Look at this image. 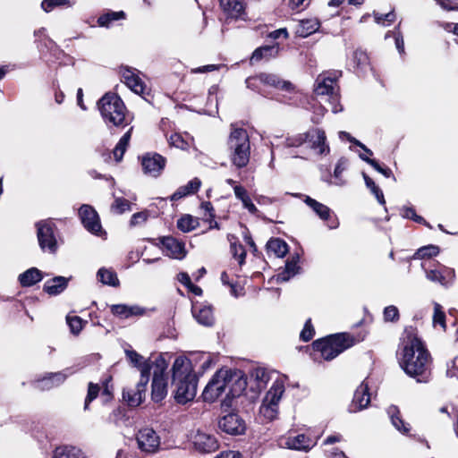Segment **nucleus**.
I'll return each mask as SVG.
<instances>
[{"label": "nucleus", "instance_id": "nucleus-26", "mask_svg": "<svg viewBox=\"0 0 458 458\" xmlns=\"http://www.w3.org/2000/svg\"><path fill=\"white\" fill-rule=\"evenodd\" d=\"M151 399L154 403H161L167 395V378L153 373L151 384Z\"/></svg>", "mask_w": 458, "mask_h": 458}, {"label": "nucleus", "instance_id": "nucleus-64", "mask_svg": "<svg viewBox=\"0 0 458 458\" xmlns=\"http://www.w3.org/2000/svg\"><path fill=\"white\" fill-rule=\"evenodd\" d=\"M148 211H141L134 213L130 220L131 226H136L138 225L143 224L148 220Z\"/></svg>", "mask_w": 458, "mask_h": 458}, {"label": "nucleus", "instance_id": "nucleus-25", "mask_svg": "<svg viewBox=\"0 0 458 458\" xmlns=\"http://www.w3.org/2000/svg\"><path fill=\"white\" fill-rule=\"evenodd\" d=\"M162 246L168 251L169 257L176 259H182L186 256L185 245L173 236H163L159 238Z\"/></svg>", "mask_w": 458, "mask_h": 458}, {"label": "nucleus", "instance_id": "nucleus-5", "mask_svg": "<svg viewBox=\"0 0 458 458\" xmlns=\"http://www.w3.org/2000/svg\"><path fill=\"white\" fill-rule=\"evenodd\" d=\"M97 105L105 123L110 130L114 127L123 129L131 123L129 111L117 93H106L98 99Z\"/></svg>", "mask_w": 458, "mask_h": 458}, {"label": "nucleus", "instance_id": "nucleus-13", "mask_svg": "<svg viewBox=\"0 0 458 458\" xmlns=\"http://www.w3.org/2000/svg\"><path fill=\"white\" fill-rule=\"evenodd\" d=\"M139 448L145 453H156L160 446V438L153 428H145L137 435Z\"/></svg>", "mask_w": 458, "mask_h": 458}, {"label": "nucleus", "instance_id": "nucleus-32", "mask_svg": "<svg viewBox=\"0 0 458 458\" xmlns=\"http://www.w3.org/2000/svg\"><path fill=\"white\" fill-rule=\"evenodd\" d=\"M300 255L293 254L285 262L284 269L278 274V279L281 281H288L290 278L297 275L301 267L299 266Z\"/></svg>", "mask_w": 458, "mask_h": 458}, {"label": "nucleus", "instance_id": "nucleus-8", "mask_svg": "<svg viewBox=\"0 0 458 458\" xmlns=\"http://www.w3.org/2000/svg\"><path fill=\"white\" fill-rule=\"evenodd\" d=\"M337 78L320 74L315 82L314 93L317 96H326L328 101L333 105V112L336 113V105L339 104L340 95L338 89H335Z\"/></svg>", "mask_w": 458, "mask_h": 458}, {"label": "nucleus", "instance_id": "nucleus-50", "mask_svg": "<svg viewBox=\"0 0 458 458\" xmlns=\"http://www.w3.org/2000/svg\"><path fill=\"white\" fill-rule=\"evenodd\" d=\"M362 175L367 188L370 190V191L375 195L376 199L380 204L385 205L386 200L382 190L366 173H362Z\"/></svg>", "mask_w": 458, "mask_h": 458}, {"label": "nucleus", "instance_id": "nucleus-22", "mask_svg": "<svg viewBox=\"0 0 458 458\" xmlns=\"http://www.w3.org/2000/svg\"><path fill=\"white\" fill-rule=\"evenodd\" d=\"M281 50L280 44L278 42H273L270 45H263L257 47L251 54L250 58V64H254L261 60L268 61L272 58L278 56Z\"/></svg>", "mask_w": 458, "mask_h": 458}, {"label": "nucleus", "instance_id": "nucleus-52", "mask_svg": "<svg viewBox=\"0 0 458 458\" xmlns=\"http://www.w3.org/2000/svg\"><path fill=\"white\" fill-rule=\"evenodd\" d=\"M402 216L404 218L411 219L418 224H421V225H424L431 228V225H429V223H428L425 220V218L422 217L421 216L417 215L415 208L412 207H404L402 209Z\"/></svg>", "mask_w": 458, "mask_h": 458}, {"label": "nucleus", "instance_id": "nucleus-2", "mask_svg": "<svg viewBox=\"0 0 458 458\" xmlns=\"http://www.w3.org/2000/svg\"><path fill=\"white\" fill-rule=\"evenodd\" d=\"M245 373L237 369L223 367L212 376L202 392L204 402L212 403L228 390L223 403L230 406L233 399L242 396L247 388Z\"/></svg>", "mask_w": 458, "mask_h": 458}, {"label": "nucleus", "instance_id": "nucleus-63", "mask_svg": "<svg viewBox=\"0 0 458 458\" xmlns=\"http://www.w3.org/2000/svg\"><path fill=\"white\" fill-rule=\"evenodd\" d=\"M154 364H155L154 373H157L161 377H165V371L167 369V362L162 354L158 355V357L156 359Z\"/></svg>", "mask_w": 458, "mask_h": 458}, {"label": "nucleus", "instance_id": "nucleus-21", "mask_svg": "<svg viewBox=\"0 0 458 458\" xmlns=\"http://www.w3.org/2000/svg\"><path fill=\"white\" fill-rule=\"evenodd\" d=\"M67 376L63 372L47 373L42 377L33 381V386L39 391H47L59 386L66 380Z\"/></svg>", "mask_w": 458, "mask_h": 458}, {"label": "nucleus", "instance_id": "nucleus-60", "mask_svg": "<svg viewBox=\"0 0 458 458\" xmlns=\"http://www.w3.org/2000/svg\"><path fill=\"white\" fill-rule=\"evenodd\" d=\"M60 6H71V0H43L41 3L42 9L47 13Z\"/></svg>", "mask_w": 458, "mask_h": 458}, {"label": "nucleus", "instance_id": "nucleus-57", "mask_svg": "<svg viewBox=\"0 0 458 458\" xmlns=\"http://www.w3.org/2000/svg\"><path fill=\"white\" fill-rule=\"evenodd\" d=\"M168 143L172 147L186 150L189 148L188 141L182 136L181 133L174 132L168 139Z\"/></svg>", "mask_w": 458, "mask_h": 458}, {"label": "nucleus", "instance_id": "nucleus-59", "mask_svg": "<svg viewBox=\"0 0 458 458\" xmlns=\"http://www.w3.org/2000/svg\"><path fill=\"white\" fill-rule=\"evenodd\" d=\"M374 19L378 24L390 25L396 20V14L394 10L386 13L374 12Z\"/></svg>", "mask_w": 458, "mask_h": 458}, {"label": "nucleus", "instance_id": "nucleus-39", "mask_svg": "<svg viewBox=\"0 0 458 458\" xmlns=\"http://www.w3.org/2000/svg\"><path fill=\"white\" fill-rule=\"evenodd\" d=\"M388 414L390 415L393 425L398 431L403 434H407L410 431L409 424L403 420L400 410L397 406H390L388 409Z\"/></svg>", "mask_w": 458, "mask_h": 458}, {"label": "nucleus", "instance_id": "nucleus-51", "mask_svg": "<svg viewBox=\"0 0 458 458\" xmlns=\"http://www.w3.org/2000/svg\"><path fill=\"white\" fill-rule=\"evenodd\" d=\"M66 322L71 333L74 335H78L87 324V321L83 320L81 317L70 315L66 317Z\"/></svg>", "mask_w": 458, "mask_h": 458}, {"label": "nucleus", "instance_id": "nucleus-9", "mask_svg": "<svg viewBox=\"0 0 458 458\" xmlns=\"http://www.w3.org/2000/svg\"><path fill=\"white\" fill-rule=\"evenodd\" d=\"M79 218L84 228L90 233L101 236L106 234L97 210L89 204H82L78 210Z\"/></svg>", "mask_w": 458, "mask_h": 458}, {"label": "nucleus", "instance_id": "nucleus-58", "mask_svg": "<svg viewBox=\"0 0 458 458\" xmlns=\"http://www.w3.org/2000/svg\"><path fill=\"white\" fill-rule=\"evenodd\" d=\"M315 335V327L312 324V320L309 318L303 326L302 330L300 333V339L303 342L310 341Z\"/></svg>", "mask_w": 458, "mask_h": 458}, {"label": "nucleus", "instance_id": "nucleus-29", "mask_svg": "<svg viewBox=\"0 0 458 458\" xmlns=\"http://www.w3.org/2000/svg\"><path fill=\"white\" fill-rule=\"evenodd\" d=\"M201 186V181L198 177H194L188 182L186 185L180 186L171 196L170 200L177 201L188 195L195 194Z\"/></svg>", "mask_w": 458, "mask_h": 458}, {"label": "nucleus", "instance_id": "nucleus-61", "mask_svg": "<svg viewBox=\"0 0 458 458\" xmlns=\"http://www.w3.org/2000/svg\"><path fill=\"white\" fill-rule=\"evenodd\" d=\"M346 165L347 159L345 157H341L335 167L334 177L337 185H343L344 183L342 179V173L345 170Z\"/></svg>", "mask_w": 458, "mask_h": 458}, {"label": "nucleus", "instance_id": "nucleus-7", "mask_svg": "<svg viewBox=\"0 0 458 458\" xmlns=\"http://www.w3.org/2000/svg\"><path fill=\"white\" fill-rule=\"evenodd\" d=\"M37 238L43 252L55 254L58 242L55 236L56 225L49 220H41L36 223Z\"/></svg>", "mask_w": 458, "mask_h": 458}, {"label": "nucleus", "instance_id": "nucleus-28", "mask_svg": "<svg viewBox=\"0 0 458 458\" xmlns=\"http://www.w3.org/2000/svg\"><path fill=\"white\" fill-rule=\"evenodd\" d=\"M70 279L62 276H54L45 282L43 291L50 296L58 295L68 287Z\"/></svg>", "mask_w": 458, "mask_h": 458}, {"label": "nucleus", "instance_id": "nucleus-56", "mask_svg": "<svg viewBox=\"0 0 458 458\" xmlns=\"http://www.w3.org/2000/svg\"><path fill=\"white\" fill-rule=\"evenodd\" d=\"M310 133H299L297 135L288 137L285 140V146L287 148H298L302 146L309 140Z\"/></svg>", "mask_w": 458, "mask_h": 458}, {"label": "nucleus", "instance_id": "nucleus-27", "mask_svg": "<svg viewBox=\"0 0 458 458\" xmlns=\"http://www.w3.org/2000/svg\"><path fill=\"white\" fill-rule=\"evenodd\" d=\"M427 278L432 282L447 286L454 278V271L448 267L434 268L426 270Z\"/></svg>", "mask_w": 458, "mask_h": 458}, {"label": "nucleus", "instance_id": "nucleus-34", "mask_svg": "<svg viewBox=\"0 0 458 458\" xmlns=\"http://www.w3.org/2000/svg\"><path fill=\"white\" fill-rule=\"evenodd\" d=\"M123 82L136 94L144 95L146 85L142 80L131 70L126 69L123 72Z\"/></svg>", "mask_w": 458, "mask_h": 458}, {"label": "nucleus", "instance_id": "nucleus-3", "mask_svg": "<svg viewBox=\"0 0 458 458\" xmlns=\"http://www.w3.org/2000/svg\"><path fill=\"white\" fill-rule=\"evenodd\" d=\"M364 338L365 335L360 336L348 332L335 333L313 341L311 347L314 355L318 353L321 359L330 361Z\"/></svg>", "mask_w": 458, "mask_h": 458}, {"label": "nucleus", "instance_id": "nucleus-62", "mask_svg": "<svg viewBox=\"0 0 458 458\" xmlns=\"http://www.w3.org/2000/svg\"><path fill=\"white\" fill-rule=\"evenodd\" d=\"M383 315L386 322H397L400 318L399 310L394 305L386 307Z\"/></svg>", "mask_w": 458, "mask_h": 458}, {"label": "nucleus", "instance_id": "nucleus-30", "mask_svg": "<svg viewBox=\"0 0 458 458\" xmlns=\"http://www.w3.org/2000/svg\"><path fill=\"white\" fill-rule=\"evenodd\" d=\"M43 278L44 273L38 268L33 267L20 274L18 281L21 287H30L41 282Z\"/></svg>", "mask_w": 458, "mask_h": 458}, {"label": "nucleus", "instance_id": "nucleus-38", "mask_svg": "<svg viewBox=\"0 0 458 458\" xmlns=\"http://www.w3.org/2000/svg\"><path fill=\"white\" fill-rule=\"evenodd\" d=\"M125 354L130 363L140 370V375L145 367L148 368V379H149L152 368L149 360H143V357L134 350H126Z\"/></svg>", "mask_w": 458, "mask_h": 458}, {"label": "nucleus", "instance_id": "nucleus-41", "mask_svg": "<svg viewBox=\"0 0 458 458\" xmlns=\"http://www.w3.org/2000/svg\"><path fill=\"white\" fill-rule=\"evenodd\" d=\"M112 379V376H108L101 381V401L104 405L109 404L114 398Z\"/></svg>", "mask_w": 458, "mask_h": 458}, {"label": "nucleus", "instance_id": "nucleus-15", "mask_svg": "<svg viewBox=\"0 0 458 458\" xmlns=\"http://www.w3.org/2000/svg\"><path fill=\"white\" fill-rule=\"evenodd\" d=\"M305 203L319 216L320 219L327 222L330 229H335L339 226V221L333 211L323 203L307 196Z\"/></svg>", "mask_w": 458, "mask_h": 458}, {"label": "nucleus", "instance_id": "nucleus-49", "mask_svg": "<svg viewBox=\"0 0 458 458\" xmlns=\"http://www.w3.org/2000/svg\"><path fill=\"white\" fill-rule=\"evenodd\" d=\"M360 159L370 165L376 171L382 174L385 177H394V174L388 166L385 165H382L376 159H372L363 154H360Z\"/></svg>", "mask_w": 458, "mask_h": 458}, {"label": "nucleus", "instance_id": "nucleus-16", "mask_svg": "<svg viewBox=\"0 0 458 458\" xmlns=\"http://www.w3.org/2000/svg\"><path fill=\"white\" fill-rule=\"evenodd\" d=\"M197 375L194 373L192 364L190 359L184 356L177 357L172 367V382L177 380L192 378L196 379Z\"/></svg>", "mask_w": 458, "mask_h": 458}, {"label": "nucleus", "instance_id": "nucleus-20", "mask_svg": "<svg viewBox=\"0 0 458 458\" xmlns=\"http://www.w3.org/2000/svg\"><path fill=\"white\" fill-rule=\"evenodd\" d=\"M371 401L369 386L368 382L363 380L356 388L352 403L349 406L350 412H358L367 408Z\"/></svg>", "mask_w": 458, "mask_h": 458}, {"label": "nucleus", "instance_id": "nucleus-14", "mask_svg": "<svg viewBox=\"0 0 458 458\" xmlns=\"http://www.w3.org/2000/svg\"><path fill=\"white\" fill-rule=\"evenodd\" d=\"M219 6L226 20L246 21V4L242 0H219Z\"/></svg>", "mask_w": 458, "mask_h": 458}, {"label": "nucleus", "instance_id": "nucleus-23", "mask_svg": "<svg viewBox=\"0 0 458 458\" xmlns=\"http://www.w3.org/2000/svg\"><path fill=\"white\" fill-rule=\"evenodd\" d=\"M195 448L201 453H212L218 449L219 443L215 436L198 431L193 441Z\"/></svg>", "mask_w": 458, "mask_h": 458}, {"label": "nucleus", "instance_id": "nucleus-40", "mask_svg": "<svg viewBox=\"0 0 458 458\" xmlns=\"http://www.w3.org/2000/svg\"><path fill=\"white\" fill-rule=\"evenodd\" d=\"M98 280L103 284L116 287L120 284L117 274L111 269L101 267L97 273Z\"/></svg>", "mask_w": 458, "mask_h": 458}, {"label": "nucleus", "instance_id": "nucleus-6", "mask_svg": "<svg viewBox=\"0 0 458 458\" xmlns=\"http://www.w3.org/2000/svg\"><path fill=\"white\" fill-rule=\"evenodd\" d=\"M227 146L233 165L238 168L245 167L250 157V142L247 131L243 128H233Z\"/></svg>", "mask_w": 458, "mask_h": 458}, {"label": "nucleus", "instance_id": "nucleus-17", "mask_svg": "<svg viewBox=\"0 0 458 458\" xmlns=\"http://www.w3.org/2000/svg\"><path fill=\"white\" fill-rule=\"evenodd\" d=\"M250 80L259 81L260 83L270 86L276 89L285 91V92H293L294 91L295 86L289 81H284L280 78L277 74L267 73V72H260L256 76L250 78L247 81Z\"/></svg>", "mask_w": 458, "mask_h": 458}, {"label": "nucleus", "instance_id": "nucleus-42", "mask_svg": "<svg viewBox=\"0 0 458 458\" xmlns=\"http://www.w3.org/2000/svg\"><path fill=\"white\" fill-rule=\"evenodd\" d=\"M284 392V385L283 381L276 380L267 394L266 399H269V403L277 405Z\"/></svg>", "mask_w": 458, "mask_h": 458}, {"label": "nucleus", "instance_id": "nucleus-4", "mask_svg": "<svg viewBox=\"0 0 458 458\" xmlns=\"http://www.w3.org/2000/svg\"><path fill=\"white\" fill-rule=\"evenodd\" d=\"M97 105L105 123L110 130L114 127L123 129L131 123L129 111L117 93H106L98 99Z\"/></svg>", "mask_w": 458, "mask_h": 458}, {"label": "nucleus", "instance_id": "nucleus-33", "mask_svg": "<svg viewBox=\"0 0 458 458\" xmlns=\"http://www.w3.org/2000/svg\"><path fill=\"white\" fill-rule=\"evenodd\" d=\"M320 26L321 23L318 19L301 20L297 25L295 34L299 38H305L317 32Z\"/></svg>", "mask_w": 458, "mask_h": 458}, {"label": "nucleus", "instance_id": "nucleus-53", "mask_svg": "<svg viewBox=\"0 0 458 458\" xmlns=\"http://www.w3.org/2000/svg\"><path fill=\"white\" fill-rule=\"evenodd\" d=\"M230 249L233 258L238 259L239 265H243L247 255L244 246L240 242H231Z\"/></svg>", "mask_w": 458, "mask_h": 458}, {"label": "nucleus", "instance_id": "nucleus-36", "mask_svg": "<svg viewBox=\"0 0 458 458\" xmlns=\"http://www.w3.org/2000/svg\"><path fill=\"white\" fill-rule=\"evenodd\" d=\"M289 448L298 451H309L312 448V439L305 434H298L287 439Z\"/></svg>", "mask_w": 458, "mask_h": 458}, {"label": "nucleus", "instance_id": "nucleus-10", "mask_svg": "<svg viewBox=\"0 0 458 458\" xmlns=\"http://www.w3.org/2000/svg\"><path fill=\"white\" fill-rule=\"evenodd\" d=\"M218 428L225 434L240 436L245 434L247 425L238 412L232 411L219 418Z\"/></svg>", "mask_w": 458, "mask_h": 458}, {"label": "nucleus", "instance_id": "nucleus-37", "mask_svg": "<svg viewBox=\"0 0 458 458\" xmlns=\"http://www.w3.org/2000/svg\"><path fill=\"white\" fill-rule=\"evenodd\" d=\"M53 458H87L84 453L73 445H61L55 449Z\"/></svg>", "mask_w": 458, "mask_h": 458}, {"label": "nucleus", "instance_id": "nucleus-24", "mask_svg": "<svg viewBox=\"0 0 458 458\" xmlns=\"http://www.w3.org/2000/svg\"><path fill=\"white\" fill-rule=\"evenodd\" d=\"M310 133L307 142L310 143L311 148L318 150L319 155H327L330 151L329 146L327 144V136L325 131L320 128H313L307 131Z\"/></svg>", "mask_w": 458, "mask_h": 458}, {"label": "nucleus", "instance_id": "nucleus-44", "mask_svg": "<svg viewBox=\"0 0 458 458\" xmlns=\"http://www.w3.org/2000/svg\"><path fill=\"white\" fill-rule=\"evenodd\" d=\"M352 61L353 67L360 70H366L370 65L368 53L360 48L353 52Z\"/></svg>", "mask_w": 458, "mask_h": 458}, {"label": "nucleus", "instance_id": "nucleus-47", "mask_svg": "<svg viewBox=\"0 0 458 458\" xmlns=\"http://www.w3.org/2000/svg\"><path fill=\"white\" fill-rule=\"evenodd\" d=\"M98 395L101 396V386L99 384L89 382L88 384L87 395L84 401V411L89 410L90 403L96 400Z\"/></svg>", "mask_w": 458, "mask_h": 458}, {"label": "nucleus", "instance_id": "nucleus-43", "mask_svg": "<svg viewBox=\"0 0 458 458\" xmlns=\"http://www.w3.org/2000/svg\"><path fill=\"white\" fill-rule=\"evenodd\" d=\"M250 378H253L256 382L257 388H263L270 379L269 373L264 368H255L250 371Z\"/></svg>", "mask_w": 458, "mask_h": 458}, {"label": "nucleus", "instance_id": "nucleus-45", "mask_svg": "<svg viewBox=\"0 0 458 458\" xmlns=\"http://www.w3.org/2000/svg\"><path fill=\"white\" fill-rule=\"evenodd\" d=\"M126 14L123 11L114 12L109 11L106 13H103L98 18V24L100 27H109V25L114 21L121 19H125Z\"/></svg>", "mask_w": 458, "mask_h": 458}, {"label": "nucleus", "instance_id": "nucleus-12", "mask_svg": "<svg viewBox=\"0 0 458 458\" xmlns=\"http://www.w3.org/2000/svg\"><path fill=\"white\" fill-rule=\"evenodd\" d=\"M198 380V377L196 379L187 378L173 383L175 385L174 397L177 403L185 404L194 399L197 393Z\"/></svg>", "mask_w": 458, "mask_h": 458}, {"label": "nucleus", "instance_id": "nucleus-35", "mask_svg": "<svg viewBox=\"0 0 458 458\" xmlns=\"http://www.w3.org/2000/svg\"><path fill=\"white\" fill-rule=\"evenodd\" d=\"M266 249L267 252H273L277 258L284 257L289 251L286 242L281 238L275 237L268 240L266 244Z\"/></svg>", "mask_w": 458, "mask_h": 458}, {"label": "nucleus", "instance_id": "nucleus-19", "mask_svg": "<svg viewBox=\"0 0 458 458\" xmlns=\"http://www.w3.org/2000/svg\"><path fill=\"white\" fill-rule=\"evenodd\" d=\"M214 308L211 304L205 302L192 303L191 312L197 322L205 327H212L215 324Z\"/></svg>", "mask_w": 458, "mask_h": 458}, {"label": "nucleus", "instance_id": "nucleus-46", "mask_svg": "<svg viewBox=\"0 0 458 458\" xmlns=\"http://www.w3.org/2000/svg\"><path fill=\"white\" fill-rule=\"evenodd\" d=\"M199 225V220L191 215H183L177 220V228L183 232L189 233L196 229Z\"/></svg>", "mask_w": 458, "mask_h": 458}, {"label": "nucleus", "instance_id": "nucleus-48", "mask_svg": "<svg viewBox=\"0 0 458 458\" xmlns=\"http://www.w3.org/2000/svg\"><path fill=\"white\" fill-rule=\"evenodd\" d=\"M440 252V248L437 245L428 244L422 246L417 250L413 255V259H431Z\"/></svg>", "mask_w": 458, "mask_h": 458}, {"label": "nucleus", "instance_id": "nucleus-31", "mask_svg": "<svg viewBox=\"0 0 458 458\" xmlns=\"http://www.w3.org/2000/svg\"><path fill=\"white\" fill-rule=\"evenodd\" d=\"M111 313L119 318H128L132 316H141L144 309L139 306H128L126 304H114L110 306Z\"/></svg>", "mask_w": 458, "mask_h": 458}, {"label": "nucleus", "instance_id": "nucleus-54", "mask_svg": "<svg viewBox=\"0 0 458 458\" xmlns=\"http://www.w3.org/2000/svg\"><path fill=\"white\" fill-rule=\"evenodd\" d=\"M445 313L443 307L437 303H434L433 324L434 326L439 325L444 330L446 329Z\"/></svg>", "mask_w": 458, "mask_h": 458}, {"label": "nucleus", "instance_id": "nucleus-1", "mask_svg": "<svg viewBox=\"0 0 458 458\" xmlns=\"http://www.w3.org/2000/svg\"><path fill=\"white\" fill-rule=\"evenodd\" d=\"M397 352L401 369L417 382H427L430 375L431 355L416 327H404Z\"/></svg>", "mask_w": 458, "mask_h": 458}, {"label": "nucleus", "instance_id": "nucleus-18", "mask_svg": "<svg viewBox=\"0 0 458 458\" xmlns=\"http://www.w3.org/2000/svg\"><path fill=\"white\" fill-rule=\"evenodd\" d=\"M166 159L158 153H147L142 157L141 165L145 174H151L154 177L160 175L165 169Z\"/></svg>", "mask_w": 458, "mask_h": 458}, {"label": "nucleus", "instance_id": "nucleus-11", "mask_svg": "<svg viewBox=\"0 0 458 458\" xmlns=\"http://www.w3.org/2000/svg\"><path fill=\"white\" fill-rule=\"evenodd\" d=\"M148 369L145 367L142 369V375H140V380L135 386V389H129L123 391V399L126 402L130 407L139 406L145 399L147 386L149 379H148Z\"/></svg>", "mask_w": 458, "mask_h": 458}, {"label": "nucleus", "instance_id": "nucleus-55", "mask_svg": "<svg viewBox=\"0 0 458 458\" xmlns=\"http://www.w3.org/2000/svg\"><path fill=\"white\" fill-rule=\"evenodd\" d=\"M131 208V202L123 197L115 198L114 203L111 206V209L116 214H123L125 211H130Z\"/></svg>", "mask_w": 458, "mask_h": 458}]
</instances>
